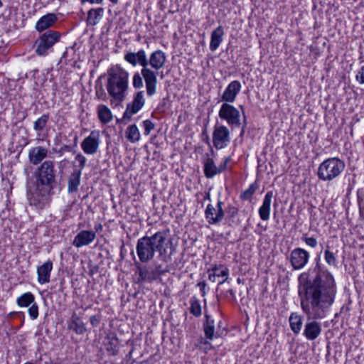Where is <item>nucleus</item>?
<instances>
[{
	"instance_id": "nucleus-22",
	"label": "nucleus",
	"mask_w": 364,
	"mask_h": 364,
	"mask_svg": "<svg viewBox=\"0 0 364 364\" xmlns=\"http://www.w3.org/2000/svg\"><path fill=\"white\" fill-rule=\"evenodd\" d=\"M272 191H268L264 196L262 205L259 208V215L262 220H268L270 215Z\"/></svg>"
},
{
	"instance_id": "nucleus-23",
	"label": "nucleus",
	"mask_w": 364,
	"mask_h": 364,
	"mask_svg": "<svg viewBox=\"0 0 364 364\" xmlns=\"http://www.w3.org/2000/svg\"><path fill=\"white\" fill-rule=\"evenodd\" d=\"M68 328L78 335H82L87 331L85 324L76 313H73L68 323Z\"/></svg>"
},
{
	"instance_id": "nucleus-13",
	"label": "nucleus",
	"mask_w": 364,
	"mask_h": 364,
	"mask_svg": "<svg viewBox=\"0 0 364 364\" xmlns=\"http://www.w3.org/2000/svg\"><path fill=\"white\" fill-rule=\"evenodd\" d=\"M100 134L98 132L92 131L81 143V147L86 154H95L99 148Z\"/></svg>"
},
{
	"instance_id": "nucleus-31",
	"label": "nucleus",
	"mask_w": 364,
	"mask_h": 364,
	"mask_svg": "<svg viewBox=\"0 0 364 364\" xmlns=\"http://www.w3.org/2000/svg\"><path fill=\"white\" fill-rule=\"evenodd\" d=\"M97 114L100 121L103 124H107L112 119L111 110L105 105H100L97 107Z\"/></svg>"
},
{
	"instance_id": "nucleus-34",
	"label": "nucleus",
	"mask_w": 364,
	"mask_h": 364,
	"mask_svg": "<svg viewBox=\"0 0 364 364\" xmlns=\"http://www.w3.org/2000/svg\"><path fill=\"white\" fill-rule=\"evenodd\" d=\"M331 242L328 241L326 246V250H325V260L328 265L331 266H336V258L335 256V252H333L331 249Z\"/></svg>"
},
{
	"instance_id": "nucleus-40",
	"label": "nucleus",
	"mask_w": 364,
	"mask_h": 364,
	"mask_svg": "<svg viewBox=\"0 0 364 364\" xmlns=\"http://www.w3.org/2000/svg\"><path fill=\"white\" fill-rule=\"evenodd\" d=\"M143 76L141 75V73L139 74V73H134L133 76V86L135 88H140L143 87V80H142Z\"/></svg>"
},
{
	"instance_id": "nucleus-43",
	"label": "nucleus",
	"mask_w": 364,
	"mask_h": 364,
	"mask_svg": "<svg viewBox=\"0 0 364 364\" xmlns=\"http://www.w3.org/2000/svg\"><path fill=\"white\" fill-rule=\"evenodd\" d=\"M96 96L98 99L105 100L107 98L106 93L102 85L96 87Z\"/></svg>"
},
{
	"instance_id": "nucleus-16",
	"label": "nucleus",
	"mask_w": 364,
	"mask_h": 364,
	"mask_svg": "<svg viewBox=\"0 0 364 364\" xmlns=\"http://www.w3.org/2000/svg\"><path fill=\"white\" fill-rule=\"evenodd\" d=\"M241 87V83L238 80L232 81L223 93L221 100L225 102V103L233 102L237 94L240 92Z\"/></svg>"
},
{
	"instance_id": "nucleus-36",
	"label": "nucleus",
	"mask_w": 364,
	"mask_h": 364,
	"mask_svg": "<svg viewBox=\"0 0 364 364\" xmlns=\"http://www.w3.org/2000/svg\"><path fill=\"white\" fill-rule=\"evenodd\" d=\"M225 210V214L226 213V220L230 224L231 223H233L234 218L238 214V209L235 206L232 205H228Z\"/></svg>"
},
{
	"instance_id": "nucleus-41",
	"label": "nucleus",
	"mask_w": 364,
	"mask_h": 364,
	"mask_svg": "<svg viewBox=\"0 0 364 364\" xmlns=\"http://www.w3.org/2000/svg\"><path fill=\"white\" fill-rule=\"evenodd\" d=\"M28 314L31 319L35 320L38 316V305L33 302L31 306L28 309Z\"/></svg>"
},
{
	"instance_id": "nucleus-37",
	"label": "nucleus",
	"mask_w": 364,
	"mask_h": 364,
	"mask_svg": "<svg viewBox=\"0 0 364 364\" xmlns=\"http://www.w3.org/2000/svg\"><path fill=\"white\" fill-rule=\"evenodd\" d=\"M190 312L196 317L201 315L202 310L199 301L196 298H192L190 301Z\"/></svg>"
},
{
	"instance_id": "nucleus-61",
	"label": "nucleus",
	"mask_w": 364,
	"mask_h": 364,
	"mask_svg": "<svg viewBox=\"0 0 364 364\" xmlns=\"http://www.w3.org/2000/svg\"><path fill=\"white\" fill-rule=\"evenodd\" d=\"M66 55H67V51H65V52L63 54L62 58H65Z\"/></svg>"
},
{
	"instance_id": "nucleus-30",
	"label": "nucleus",
	"mask_w": 364,
	"mask_h": 364,
	"mask_svg": "<svg viewBox=\"0 0 364 364\" xmlns=\"http://www.w3.org/2000/svg\"><path fill=\"white\" fill-rule=\"evenodd\" d=\"M107 343L106 344V349L112 355H116L119 352V339L114 334H109L106 337Z\"/></svg>"
},
{
	"instance_id": "nucleus-5",
	"label": "nucleus",
	"mask_w": 364,
	"mask_h": 364,
	"mask_svg": "<svg viewBox=\"0 0 364 364\" xmlns=\"http://www.w3.org/2000/svg\"><path fill=\"white\" fill-rule=\"evenodd\" d=\"M38 181L49 189L54 187L56 183V175L53 161H45L38 168Z\"/></svg>"
},
{
	"instance_id": "nucleus-19",
	"label": "nucleus",
	"mask_w": 364,
	"mask_h": 364,
	"mask_svg": "<svg viewBox=\"0 0 364 364\" xmlns=\"http://www.w3.org/2000/svg\"><path fill=\"white\" fill-rule=\"evenodd\" d=\"M166 60L165 53L161 50H157L150 55L148 59V65H150L153 69L159 70L164 66Z\"/></svg>"
},
{
	"instance_id": "nucleus-58",
	"label": "nucleus",
	"mask_w": 364,
	"mask_h": 364,
	"mask_svg": "<svg viewBox=\"0 0 364 364\" xmlns=\"http://www.w3.org/2000/svg\"><path fill=\"white\" fill-rule=\"evenodd\" d=\"M23 364H36V363L31 362V361H27V362L24 363Z\"/></svg>"
},
{
	"instance_id": "nucleus-11",
	"label": "nucleus",
	"mask_w": 364,
	"mask_h": 364,
	"mask_svg": "<svg viewBox=\"0 0 364 364\" xmlns=\"http://www.w3.org/2000/svg\"><path fill=\"white\" fill-rule=\"evenodd\" d=\"M230 160L228 157L225 159L223 164L219 166H216L213 159L208 154H206L203 159V172L204 175L207 178H212L215 175L222 173L227 168V164Z\"/></svg>"
},
{
	"instance_id": "nucleus-2",
	"label": "nucleus",
	"mask_w": 364,
	"mask_h": 364,
	"mask_svg": "<svg viewBox=\"0 0 364 364\" xmlns=\"http://www.w3.org/2000/svg\"><path fill=\"white\" fill-rule=\"evenodd\" d=\"M168 231H158L151 236L145 235L137 240L136 251L139 259L142 263H146L154 259L155 253H159L161 261L168 262L173 253L175 248L171 247V252L167 253Z\"/></svg>"
},
{
	"instance_id": "nucleus-48",
	"label": "nucleus",
	"mask_w": 364,
	"mask_h": 364,
	"mask_svg": "<svg viewBox=\"0 0 364 364\" xmlns=\"http://www.w3.org/2000/svg\"><path fill=\"white\" fill-rule=\"evenodd\" d=\"M153 271H155L156 274L158 276L160 274H164L166 272H168V269H161V265L159 264V265H156L155 267V269H154Z\"/></svg>"
},
{
	"instance_id": "nucleus-33",
	"label": "nucleus",
	"mask_w": 364,
	"mask_h": 364,
	"mask_svg": "<svg viewBox=\"0 0 364 364\" xmlns=\"http://www.w3.org/2000/svg\"><path fill=\"white\" fill-rule=\"evenodd\" d=\"M35 301L34 296L31 292H26L17 299V304L20 307H27Z\"/></svg>"
},
{
	"instance_id": "nucleus-51",
	"label": "nucleus",
	"mask_w": 364,
	"mask_h": 364,
	"mask_svg": "<svg viewBox=\"0 0 364 364\" xmlns=\"http://www.w3.org/2000/svg\"><path fill=\"white\" fill-rule=\"evenodd\" d=\"M72 150V147L69 145H64L62 146L60 150L59 153L61 154L63 151H70Z\"/></svg>"
},
{
	"instance_id": "nucleus-21",
	"label": "nucleus",
	"mask_w": 364,
	"mask_h": 364,
	"mask_svg": "<svg viewBox=\"0 0 364 364\" xmlns=\"http://www.w3.org/2000/svg\"><path fill=\"white\" fill-rule=\"evenodd\" d=\"M53 269V263L48 260L37 269L38 282L43 284L50 282V272Z\"/></svg>"
},
{
	"instance_id": "nucleus-27",
	"label": "nucleus",
	"mask_w": 364,
	"mask_h": 364,
	"mask_svg": "<svg viewBox=\"0 0 364 364\" xmlns=\"http://www.w3.org/2000/svg\"><path fill=\"white\" fill-rule=\"evenodd\" d=\"M289 325L291 331L294 334L301 332L303 326V318L297 313H291L289 318Z\"/></svg>"
},
{
	"instance_id": "nucleus-9",
	"label": "nucleus",
	"mask_w": 364,
	"mask_h": 364,
	"mask_svg": "<svg viewBox=\"0 0 364 364\" xmlns=\"http://www.w3.org/2000/svg\"><path fill=\"white\" fill-rule=\"evenodd\" d=\"M230 141V131L225 125L215 124L213 132V146L217 149H224Z\"/></svg>"
},
{
	"instance_id": "nucleus-35",
	"label": "nucleus",
	"mask_w": 364,
	"mask_h": 364,
	"mask_svg": "<svg viewBox=\"0 0 364 364\" xmlns=\"http://www.w3.org/2000/svg\"><path fill=\"white\" fill-rule=\"evenodd\" d=\"M49 119V114H46L34 122L33 129L36 132L42 131L46 126Z\"/></svg>"
},
{
	"instance_id": "nucleus-7",
	"label": "nucleus",
	"mask_w": 364,
	"mask_h": 364,
	"mask_svg": "<svg viewBox=\"0 0 364 364\" xmlns=\"http://www.w3.org/2000/svg\"><path fill=\"white\" fill-rule=\"evenodd\" d=\"M60 38V34L58 31L49 30L44 33L36 41V53L38 55H46L53 45L57 43Z\"/></svg>"
},
{
	"instance_id": "nucleus-17",
	"label": "nucleus",
	"mask_w": 364,
	"mask_h": 364,
	"mask_svg": "<svg viewBox=\"0 0 364 364\" xmlns=\"http://www.w3.org/2000/svg\"><path fill=\"white\" fill-rule=\"evenodd\" d=\"M48 196L45 191L41 193L39 188H36L33 191H30L28 193V200L30 205H35L38 208H43L48 201Z\"/></svg>"
},
{
	"instance_id": "nucleus-32",
	"label": "nucleus",
	"mask_w": 364,
	"mask_h": 364,
	"mask_svg": "<svg viewBox=\"0 0 364 364\" xmlns=\"http://www.w3.org/2000/svg\"><path fill=\"white\" fill-rule=\"evenodd\" d=\"M126 137L132 143H135L140 139V133L136 124L129 126L126 131Z\"/></svg>"
},
{
	"instance_id": "nucleus-52",
	"label": "nucleus",
	"mask_w": 364,
	"mask_h": 364,
	"mask_svg": "<svg viewBox=\"0 0 364 364\" xmlns=\"http://www.w3.org/2000/svg\"><path fill=\"white\" fill-rule=\"evenodd\" d=\"M358 199L360 200V208L363 209V210L364 211V196H363V198H360V196H358Z\"/></svg>"
},
{
	"instance_id": "nucleus-46",
	"label": "nucleus",
	"mask_w": 364,
	"mask_h": 364,
	"mask_svg": "<svg viewBox=\"0 0 364 364\" xmlns=\"http://www.w3.org/2000/svg\"><path fill=\"white\" fill-rule=\"evenodd\" d=\"M100 321H101L100 316H98V315H93V316H90V323L93 326H97L100 324Z\"/></svg>"
},
{
	"instance_id": "nucleus-63",
	"label": "nucleus",
	"mask_w": 364,
	"mask_h": 364,
	"mask_svg": "<svg viewBox=\"0 0 364 364\" xmlns=\"http://www.w3.org/2000/svg\"><path fill=\"white\" fill-rule=\"evenodd\" d=\"M178 267V263L175 262V267Z\"/></svg>"
},
{
	"instance_id": "nucleus-20",
	"label": "nucleus",
	"mask_w": 364,
	"mask_h": 364,
	"mask_svg": "<svg viewBox=\"0 0 364 364\" xmlns=\"http://www.w3.org/2000/svg\"><path fill=\"white\" fill-rule=\"evenodd\" d=\"M48 149L43 146H36L31 149L28 153L30 162L33 165L40 164L48 156Z\"/></svg>"
},
{
	"instance_id": "nucleus-28",
	"label": "nucleus",
	"mask_w": 364,
	"mask_h": 364,
	"mask_svg": "<svg viewBox=\"0 0 364 364\" xmlns=\"http://www.w3.org/2000/svg\"><path fill=\"white\" fill-rule=\"evenodd\" d=\"M104 9L99 7L97 9H91L87 12V23L90 26H95L98 23L99 20L102 17Z\"/></svg>"
},
{
	"instance_id": "nucleus-49",
	"label": "nucleus",
	"mask_w": 364,
	"mask_h": 364,
	"mask_svg": "<svg viewBox=\"0 0 364 364\" xmlns=\"http://www.w3.org/2000/svg\"><path fill=\"white\" fill-rule=\"evenodd\" d=\"M197 285L200 287L202 296H204L205 295V287H206L205 282L204 281H203V282H199Z\"/></svg>"
},
{
	"instance_id": "nucleus-26",
	"label": "nucleus",
	"mask_w": 364,
	"mask_h": 364,
	"mask_svg": "<svg viewBox=\"0 0 364 364\" xmlns=\"http://www.w3.org/2000/svg\"><path fill=\"white\" fill-rule=\"evenodd\" d=\"M81 173L80 170L75 169L70 176L68 181V191L69 193H73L77 191L80 184Z\"/></svg>"
},
{
	"instance_id": "nucleus-39",
	"label": "nucleus",
	"mask_w": 364,
	"mask_h": 364,
	"mask_svg": "<svg viewBox=\"0 0 364 364\" xmlns=\"http://www.w3.org/2000/svg\"><path fill=\"white\" fill-rule=\"evenodd\" d=\"M257 188V186L255 183L251 184L249 188L241 193L240 198L242 200H249L252 198Z\"/></svg>"
},
{
	"instance_id": "nucleus-18",
	"label": "nucleus",
	"mask_w": 364,
	"mask_h": 364,
	"mask_svg": "<svg viewBox=\"0 0 364 364\" xmlns=\"http://www.w3.org/2000/svg\"><path fill=\"white\" fill-rule=\"evenodd\" d=\"M95 238V232L92 230H81L75 237L73 245L77 248L87 246L92 243Z\"/></svg>"
},
{
	"instance_id": "nucleus-56",
	"label": "nucleus",
	"mask_w": 364,
	"mask_h": 364,
	"mask_svg": "<svg viewBox=\"0 0 364 364\" xmlns=\"http://www.w3.org/2000/svg\"><path fill=\"white\" fill-rule=\"evenodd\" d=\"M205 141H206V143H208V144H210V141H209V136H208V135L206 136Z\"/></svg>"
},
{
	"instance_id": "nucleus-12",
	"label": "nucleus",
	"mask_w": 364,
	"mask_h": 364,
	"mask_svg": "<svg viewBox=\"0 0 364 364\" xmlns=\"http://www.w3.org/2000/svg\"><path fill=\"white\" fill-rule=\"evenodd\" d=\"M144 92L139 91L136 93L133 101L127 104V108L123 114V119H131L133 114L137 113L144 105Z\"/></svg>"
},
{
	"instance_id": "nucleus-57",
	"label": "nucleus",
	"mask_w": 364,
	"mask_h": 364,
	"mask_svg": "<svg viewBox=\"0 0 364 364\" xmlns=\"http://www.w3.org/2000/svg\"><path fill=\"white\" fill-rule=\"evenodd\" d=\"M245 132V127H242L240 135H242Z\"/></svg>"
},
{
	"instance_id": "nucleus-6",
	"label": "nucleus",
	"mask_w": 364,
	"mask_h": 364,
	"mask_svg": "<svg viewBox=\"0 0 364 364\" xmlns=\"http://www.w3.org/2000/svg\"><path fill=\"white\" fill-rule=\"evenodd\" d=\"M340 173V160L337 158H331L325 160L319 166L318 176L323 181H331Z\"/></svg>"
},
{
	"instance_id": "nucleus-24",
	"label": "nucleus",
	"mask_w": 364,
	"mask_h": 364,
	"mask_svg": "<svg viewBox=\"0 0 364 364\" xmlns=\"http://www.w3.org/2000/svg\"><path fill=\"white\" fill-rule=\"evenodd\" d=\"M57 20L54 14H48L42 16L36 23V28L41 32L50 27Z\"/></svg>"
},
{
	"instance_id": "nucleus-29",
	"label": "nucleus",
	"mask_w": 364,
	"mask_h": 364,
	"mask_svg": "<svg viewBox=\"0 0 364 364\" xmlns=\"http://www.w3.org/2000/svg\"><path fill=\"white\" fill-rule=\"evenodd\" d=\"M205 321L203 323V331L206 338L213 340L215 333V321L208 315L206 311L205 312Z\"/></svg>"
},
{
	"instance_id": "nucleus-3",
	"label": "nucleus",
	"mask_w": 364,
	"mask_h": 364,
	"mask_svg": "<svg viewBox=\"0 0 364 364\" xmlns=\"http://www.w3.org/2000/svg\"><path fill=\"white\" fill-rule=\"evenodd\" d=\"M124 59L133 66L139 65L142 67L141 75L146 83V93L152 96L156 91L157 73L148 68V58L146 51L143 49L137 52L128 51L124 54Z\"/></svg>"
},
{
	"instance_id": "nucleus-53",
	"label": "nucleus",
	"mask_w": 364,
	"mask_h": 364,
	"mask_svg": "<svg viewBox=\"0 0 364 364\" xmlns=\"http://www.w3.org/2000/svg\"><path fill=\"white\" fill-rule=\"evenodd\" d=\"M215 277H216L213 272L209 274V279L211 280L212 282H215Z\"/></svg>"
},
{
	"instance_id": "nucleus-4",
	"label": "nucleus",
	"mask_w": 364,
	"mask_h": 364,
	"mask_svg": "<svg viewBox=\"0 0 364 364\" xmlns=\"http://www.w3.org/2000/svg\"><path fill=\"white\" fill-rule=\"evenodd\" d=\"M129 73L119 65L107 70V90L115 101L122 102L128 90Z\"/></svg>"
},
{
	"instance_id": "nucleus-64",
	"label": "nucleus",
	"mask_w": 364,
	"mask_h": 364,
	"mask_svg": "<svg viewBox=\"0 0 364 364\" xmlns=\"http://www.w3.org/2000/svg\"><path fill=\"white\" fill-rule=\"evenodd\" d=\"M210 151H211L212 153H214V151H213V149L212 148L210 149Z\"/></svg>"
},
{
	"instance_id": "nucleus-44",
	"label": "nucleus",
	"mask_w": 364,
	"mask_h": 364,
	"mask_svg": "<svg viewBox=\"0 0 364 364\" xmlns=\"http://www.w3.org/2000/svg\"><path fill=\"white\" fill-rule=\"evenodd\" d=\"M75 160L79 162V168L81 171L85 166L86 158L81 154H78L75 156Z\"/></svg>"
},
{
	"instance_id": "nucleus-14",
	"label": "nucleus",
	"mask_w": 364,
	"mask_h": 364,
	"mask_svg": "<svg viewBox=\"0 0 364 364\" xmlns=\"http://www.w3.org/2000/svg\"><path fill=\"white\" fill-rule=\"evenodd\" d=\"M309 254L302 248L293 250L290 255V262L294 269H300L307 263Z\"/></svg>"
},
{
	"instance_id": "nucleus-10",
	"label": "nucleus",
	"mask_w": 364,
	"mask_h": 364,
	"mask_svg": "<svg viewBox=\"0 0 364 364\" xmlns=\"http://www.w3.org/2000/svg\"><path fill=\"white\" fill-rule=\"evenodd\" d=\"M224 203L219 200L215 206L208 204L205 210V216L207 222L210 225L218 224L225 217V210L223 208Z\"/></svg>"
},
{
	"instance_id": "nucleus-25",
	"label": "nucleus",
	"mask_w": 364,
	"mask_h": 364,
	"mask_svg": "<svg viewBox=\"0 0 364 364\" xmlns=\"http://www.w3.org/2000/svg\"><path fill=\"white\" fill-rule=\"evenodd\" d=\"M224 35L223 28L221 26L217 27L211 33L210 49L212 51L216 50L221 42Z\"/></svg>"
},
{
	"instance_id": "nucleus-38",
	"label": "nucleus",
	"mask_w": 364,
	"mask_h": 364,
	"mask_svg": "<svg viewBox=\"0 0 364 364\" xmlns=\"http://www.w3.org/2000/svg\"><path fill=\"white\" fill-rule=\"evenodd\" d=\"M213 272L215 277H225V279L221 282H219V284H223L227 279H228V275L229 274V270L228 268L225 267L221 271H219V268L218 266H215L211 269H209L208 272Z\"/></svg>"
},
{
	"instance_id": "nucleus-8",
	"label": "nucleus",
	"mask_w": 364,
	"mask_h": 364,
	"mask_svg": "<svg viewBox=\"0 0 364 364\" xmlns=\"http://www.w3.org/2000/svg\"><path fill=\"white\" fill-rule=\"evenodd\" d=\"M219 117L226 121L228 124L232 128L240 127L241 125L240 114L239 110L229 103H223L218 112Z\"/></svg>"
},
{
	"instance_id": "nucleus-1",
	"label": "nucleus",
	"mask_w": 364,
	"mask_h": 364,
	"mask_svg": "<svg viewBox=\"0 0 364 364\" xmlns=\"http://www.w3.org/2000/svg\"><path fill=\"white\" fill-rule=\"evenodd\" d=\"M299 296L302 311L308 316L304 336L310 341L316 339L321 332V324L316 319L325 317L336 295V284L333 275L317 263L307 274L299 277Z\"/></svg>"
},
{
	"instance_id": "nucleus-62",
	"label": "nucleus",
	"mask_w": 364,
	"mask_h": 364,
	"mask_svg": "<svg viewBox=\"0 0 364 364\" xmlns=\"http://www.w3.org/2000/svg\"><path fill=\"white\" fill-rule=\"evenodd\" d=\"M3 6V3H2V1L0 0V7H1Z\"/></svg>"
},
{
	"instance_id": "nucleus-15",
	"label": "nucleus",
	"mask_w": 364,
	"mask_h": 364,
	"mask_svg": "<svg viewBox=\"0 0 364 364\" xmlns=\"http://www.w3.org/2000/svg\"><path fill=\"white\" fill-rule=\"evenodd\" d=\"M135 265L139 274L136 281L137 284H143L145 282L151 283L157 279V275L155 271L149 269L146 266H143L139 262H136Z\"/></svg>"
},
{
	"instance_id": "nucleus-50",
	"label": "nucleus",
	"mask_w": 364,
	"mask_h": 364,
	"mask_svg": "<svg viewBox=\"0 0 364 364\" xmlns=\"http://www.w3.org/2000/svg\"><path fill=\"white\" fill-rule=\"evenodd\" d=\"M104 0H80L82 4H85L86 2H89L91 4H100L103 2Z\"/></svg>"
},
{
	"instance_id": "nucleus-47",
	"label": "nucleus",
	"mask_w": 364,
	"mask_h": 364,
	"mask_svg": "<svg viewBox=\"0 0 364 364\" xmlns=\"http://www.w3.org/2000/svg\"><path fill=\"white\" fill-rule=\"evenodd\" d=\"M356 79L360 83H364V65L361 67L356 75Z\"/></svg>"
},
{
	"instance_id": "nucleus-59",
	"label": "nucleus",
	"mask_w": 364,
	"mask_h": 364,
	"mask_svg": "<svg viewBox=\"0 0 364 364\" xmlns=\"http://www.w3.org/2000/svg\"><path fill=\"white\" fill-rule=\"evenodd\" d=\"M221 325H222V321H220L218 322V328H220L221 327Z\"/></svg>"
},
{
	"instance_id": "nucleus-55",
	"label": "nucleus",
	"mask_w": 364,
	"mask_h": 364,
	"mask_svg": "<svg viewBox=\"0 0 364 364\" xmlns=\"http://www.w3.org/2000/svg\"><path fill=\"white\" fill-rule=\"evenodd\" d=\"M112 4H117L119 0H109Z\"/></svg>"
},
{
	"instance_id": "nucleus-54",
	"label": "nucleus",
	"mask_w": 364,
	"mask_h": 364,
	"mask_svg": "<svg viewBox=\"0 0 364 364\" xmlns=\"http://www.w3.org/2000/svg\"><path fill=\"white\" fill-rule=\"evenodd\" d=\"M102 226L100 223L95 226V229L96 231H98L99 230H102Z\"/></svg>"
},
{
	"instance_id": "nucleus-42",
	"label": "nucleus",
	"mask_w": 364,
	"mask_h": 364,
	"mask_svg": "<svg viewBox=\"0 0 364 364\" xmlns=\"http://www.w3.org/2000/svg\"><path fill=\"white\" fill-rule=\"evenodd\" d=\"M143 126L144 128V134L149 135L151 130L155 128L154 124L149 119H146L143 122Z\"/></svg>"
},
{
	"instance_id": "nucleus-60",
	"label": "nucleus",
	"mask_w": 364,
	"mask_h": 364,
	"mask_svg": "<svg viewBox=\"0 0 364 364\" xmlns=\"http://www.w3.org/2000/svg\"><path fill=\"white\" fill-rule=\"evenodd\" d=\"M228 291L230 292V294L232 296H233V294H233V290H232V289H230Z\"/></svg>"
},
{
	"instance_id": "nucleus-45",
	"label": "nucleus",
	"mask_w": 364,
	"mask_h": 364,
	"mask_svg": "<svg viewBox=\"0 0 364 364\" xmlns=\"http://www.w3.org/2000/svg\"><path fill=\"white\" fill-rule=\"evenodd\" d=\"M304 240L305 241L306 244L311 247H315L317 245V240L316 238L311 237H305L304 238Z\"/></svg>"
}]
</instances>
